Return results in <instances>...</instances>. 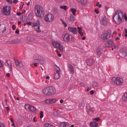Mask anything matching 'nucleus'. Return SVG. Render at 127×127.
Here are the masks:
<instances>
[{
    "label": "nucleus",
    "instance_id": "1",
    "mask_svg": "<svg viewBox=\"0 0 127 127\" xmlns=\"http://www.w3.org/2000/svg\"><path fill=\"white\" fill-rule=\"evenodd\" d=\"M124 18L127 20V17L125 13H123V11L121 10L116 11L113 15V20L117 24H119L121 23Z\"/></svg>",
    "mask_w": 127,
    "mask_h": 127
},
{
    "label": "nucleus",
    "instance_id": "2",
    "mask_svg": "<svg viewBox=\"0 0 127 127\" xmlns=\"http://www.w3.org/2000/svg\"><path fill=\"white\" fill-rule=\"evenodd\" d=\"M56 91V89L54 87L50 86L45 88L43 90L42 92L46 95H54Z\"/></svg>",
    "mask_w": 127,
    "mask_h": 127
},
{
    "label": "nucleus",
    "instance_id": "3",
    "mask_svg": "<svg viewBox=\"0 0 127 127\" xmlns=\"http://www.w3.org/2000/svg\"><path fill=\"white\" fill-rule=\"evenodd\" d=\"M35 13L36 16L39 18H41L44 16V13L42 8L38 5L35 7Z\"/></svg>",
    "mask_w": 127,
    "mask_h": 127
},
{
    "label": "nucleus",
    "instance_id": "4",
    "mask_svg": "<svg viewBox=\"0 0 127 127\" xmlns=\"http://www.w3.org/2000/svg\"><path fill=\"white\" fill-rule=\"evenodd\" d=\"M40 22L39 20L38 19L36 21L32 22V27L37 33H39L41 32L40 30Z\"/></svg>",
    "mask_w": 127,
    "mask_h": 127
},
{
    "label": "nucleus",
    "instance_id": "5",
    "mask_svg": "<svg viewBox=\"0 0 127 127\" xmlns=\"http://www.w3.org/2000/svg\"><path fill=\"white\" fill-rule=\"evenodd\" d=\"M123 79L121 78L114 77L112 79L111 82L114 84L119 85L123 84Z\"/></svg>",
    "mask_w": 127,
    "mask_h": 127
},
{
    "label": "nucleus",
    "instance_id": "6",
    "mask_svg": "<svg viewBox=\"0 0 127 127\" xmlns=\"http://www.w3.org/2000/svg\"><path fill=\"white\" fill-rule=\"evenodd\" d=\"M52 43L54 48L58 49L62 52H64V48L60 43L56 41H53Z\"/></svg>",
    "mask_w": 127,
    "mask_h": 127
},
{
    "label": "nucleus",
    "instance_id": "7",
    "mask_svg": "<svg viewBox=\"0 0 127 127\" xmlns=\"http://www.w3.org/2000/svg\"><path fill=\"white\" fill-rule=\"evenodd\" d=\"M11 9V8L10 6H6L3 8L1 10V12L3 14L8 15L10 14Z\"/></svg>",
    "mask_w": 127,
    "mask_h": 127
},
{
    "label": "nucleus",
    "instance_id": "8",
    "mask_svg": "<svg viewBox=\"0 0 127 127\" xmlns=\"http://www.w3.org/2000/svg\"><path fill=\"white\" fill-rule=\"evenodd\" d=\"M61 37L63 40L65 41H70L72 40V36L68 33L62 34Z\"/></svg>",
    "mask_w": 127,
    "mask_h": 127
},
{
    "label": "nucleus",
    "instance_id": "9",
    "mask_svg": "<svg viewBox=\"0 0 127 127\" xmlns=\"http://www.w3.org/2000/svg\"><path fill=\"white\" fill-rule=\"evenodd\" d=\"M44 20L47 22H50L52 21L54 19V16L51 14H48L45 15L44 17Z\"/></svg>",
    "mask_w": 127,
    "mask_h": 127
},
{
    "label": "nucleus",
    "instance_id": "10",
    "mask_svg": "<svg viewBox=\"0 0 127 127\" xmlns=\"http://www.w3.org/2000/svg\"><path fill=\"white\" fill-rule=\"evenodd\" d=\"M111 33L109 32L103 33L101 35V38L102 39L106 40L109 38L111 35Z\"/></svg>",
    "mask_w": 127,
    "mask_h": 127
},
{
    "label": "nucleus",
    "instance_id": "11",
    "mask_svg": "<svg viewBox=\"0 0 127 127\" xmlns=\"http://www.w3.org/2000/svg\"><path fill=\"white\" fill-rule=\"evenodd\" d=\"M68 30L74 34H76L77 33V29L76 28L69 27L68 29Z\"/></svg>",
    "mask_w": 127,
    "mask_h": 127
},
{
    "label": "nucleus",
    "instance_id": "12",
    "mask_svg": "<svg viewBox=\"0 0 127 127\" xmlns=\"http://www.w3.org/2000/svg\"><path fill=\"white\" fill-rule=\"evenodd\" d=\"M25 107L27 108L30 111H31L33 112H36V108L33 106L30 105H27Z\"/></svg>",
    "mask_w": 127,
    "mask_h": 127
},
{
    "label": "nucleus",
    "instance_id": "13",
    "mask_svg": "<svg viewBox=\"0 0 127 127\" xmlns=\"http://www.w3.org/2000/svg\"><path fill=\"white\" fill-rule=\"evenodd\" d=\"M100 22L103 25L106 26L107 25V19L105 16H104L102 18L100 21Z\"/></svg>",
    "mask_w": 127,
    "mask_h": 127
},
{
    "label": "nucleus",
    "instance_id": "14",
    "mask_svg": "<svg viewBox=\"0 0 127 127\" xmlns=\"http://www.w3.org/2000/svg\"><path fill=\"white\" fill-rule=\"evenodd\" d=\"M68 70L70 74H73L74 72V69L72 65L70 64L68 65Z\"/></svg>",
    "mask_w": 127,
    "mask_h": 127
},
{
    "label": "nucleus",
    "instance_id": "15",
    "mask_svg": "<svg viewBox=\"0 0 127 127\" xmlns=\"http://www.w3.org/2000/svg\"><path fill=\"white\" fill-rule=\"evenodd\" d=\"M5 64L6 66H8L9 68L10 71H11L12 69V64L11 62L10 61H6Z\"/></svg>",
    "mask_w": 127,
    "mask_h": 127
},
{
    "label": "nucleus",
    "instance_id": "16",
    "mask_svg": "<svg viewBox=\"0 0 127 127\" xmlns=\"http://www.w3.org/2000/svg\"><path fill=\"white\" fill-rule=\"evenodd\" d=\"M15 63L16 65L17 66L21 67H22L23 66V64L21 61H15Z\"/></svg>",
    "mask_w": 127,
    "mask_h": 127
},
{
    "label": "nucleus",
    "instance_id": "17",
    "mask_svg": "<svg viewBox=\"0 0 127 127\" xmlns=\"http://www.w3.org/2000/svg\"><path fill=\"white\" fill-rule=\"evenodd\" d=\"M90 125L92 127H97L98 125V124L94 122L91 121L90 123Z\"/></svg>",
    "mask_w": 127,
    "mask_h": 127
},
{
    "label": "nucleus",
    "instance_id": "18",
    "mask_svg": "<svg viewBox=\"0 0 127 127\" xmlns=\"http://www.w3.org/2000/svg\"><path fill=\"white\" fill-rule=\"evenodd\" d=\"M69 124L65 122L61 123L60 125V127H69Z\"/></svg>",
    "mask_w": 127,
    "mask_h": 127
},
{
    "label": "nucleus",
    "instance_id": "19",
    "mask_svg": "<svg viewBox=\"0 0 127 127\" xmlns=\"http://www.w3.org/2000/svg\"><path fill=\"white\" fill-rule=\"evenodd\" d=\"M27 39L28 40L31 42H33L35 40L34 37L30 36H28L27 37Z\"/></svg>",
    "mask_w": 127,
    "mask_h": 127
},
{
    "label": "nucleus",
    "instance_id": "20",
    "mask_svg": "<svg viewBox=\"0 0 127 127\" xmlns=\"http://www.w3.org/2000/svg\"><path fill=\"white\" fill-rule=\"evenodd\" d=\"M68 19L69 21H75L76 19L75 17L72 15H71L70 17L68 18Z\"/></svg>",
    "mask_w": 127,
    "mask_h": 127
},
{
    "label": "nucleus",
    "instance_id": "21",
    "mask_svg": "<svg viewBox=\"0 0 127 127\" xmlns=\"http://www.w3.org/2000/svg\"><path fill=\"white\" fill-rule=\"evenodd\" d=\"M93 61L92 59H88L87 60L86 63L88 65H91L93 64Z\"/></svg>",
    "mask_w": 127,
    "mask_h": 127
},
{
    "label": "nucleus",
    "instance_id": "22",
    "mask_svg": "<svg viewBox=\"0 0 127 127\" xmlns=\"http://www.w3.org/2000/svg\"><path fill=\"white\" fill-rule=\"evenodd\" d=\"M107 46L108 47L112 46H113L114 43L110 40H109L107 42Z\"/></svg>",
    "mask_w": 127,
    "mask_h": 127
},
{
    "label": "nucleus",
    "instance_id": "23",
    "mask_svg": "<svg viewBox=\"0 0 127 127\" xmlns=\"http://www.w3.org/2000/svg\"><path fill=\"white\" fill-rule=\"evenodd\" d=\"M77 29H78V32L80 34L81 36H82L83 35V32H82V29L81 28L79 27H78Z\"/></svg>",
    "mask_w": 127,
    "mask_h": 127
},
{
    "label": "nucleus",
    "instance_id": "24",
    "mask_svg": "<svg viewBox=\"0 0 127 127\" xmlns=\"http://www.w3.org/2000/svg\"><path fill=\"white\" fill-rule=\"evenodd\" d=\"M55 72L56 73H60V69L59 67L58 66H56L55 67Z\"/></svg>",
    "mask_w": 127,
    "mask_h": 127
},
{
    "label": "nucleus",
    "instance_id": "25",
    "mask_svg": "<svg viewBox=\"0 0 127 127\" xmlns=\"http://www.w3.org/2000/svg\"><path fill=\"white\" fill-rule=\"evenodd\" d=\"M44 127H55L53 125L47 123L45 124L44 126Z\"/></svg>",
    "mask_w": 127,
    "mask_h": 127
},
{
    "label": "nucleus",
    "instance_id": "26",
    "mask_svg": "<svg viewBox=\"0 0 127 127\" xmlns=\"http://www.w3.org/2000/svg\"><path fill=\"white\" fill-rule=\"evenodd\" d=\"M60 73H56L55 76L54 78L56 79H58L60 77Z\"/></svg>",
    "mask_w": 127,
    "mask_h": 127
},
{
    "label": "nucleus",
    "instance_id": "27",
    "mask_svg": "<svg viewBox=\"0 0 127 127\" xmlns=\"http://www.w3.org/2000/svg\"><path fill=\"white\" fill-rule=\"evenodd\" d=\"M102 50L100 48H98L96 50V52L98 55H100L102 54Z\"/></svg>",
    "mask_w": 127,
    "mask_h": 127
},
{
    "label": "nucleus",
    "instance_id": "28",
    "mask_svg": "<svg viewBox=\"0 0 127 127\" xmlns=\"http://www.w3.org/2000/svg\"><path fill=\"white\" fill-rule=\"evenodd\" d=\"M80 3L82 4H85L87 2L86 0H77Z\"/></svg>",
    "mask_w": 127,
    "mask_h": 127
},
{
    "label": "nucleus",
    "instance_id": "29",
    "mask_svg": "<svg viewBox=\"0 0 127 127\" xmlns=\"http://www.w3.org/2000/svg\"><path fill=\"white\" fill-rule=\"evenodd\" d=\"M123 98L124 101H127V93L124 94L123 96Z\"/></svg>",
    "mask_w": 127,
    "mask_h": 127
},
{
    "label": "nucleus",
    "instance_id": "30",
    "mask_svg": "<svg viewBox=\"0 0 127 127\" xmlns=\"http://www.w3.org/2000/svg\"><path fill=\"white\" fill-rule=\"evenodd\" d=\"M122 50L123 52V54L125 56H127V51L125 48H123Z\"/></svg>",
    "mask_w": 127,
    "mask_h": 127
},
{
    "label": "nucleus",
    "instance_id": "31",
    "mask_svg": "<svg viewBox=\"0 0 127 127\" xmlns=\"http://www.w3.org/2000/svg\"><path fill=\"white\" fill-rule=\"evenodd\" d=\"M50 103H54L56 102V100L55 99H50Z\"/></svg>",
    "mask_w": 127,
    "mask_h": 127
},
{
    "label": "nucleus",
    "instance_id": "32",
    "mask_svg": "<svg viewBox=\"0 0 127 127\" xmlns=\"http://www.w3.org/2000/svg\"><path fill=\"white\" fill-rule=\"evenodd\" d=\"M67 6L66 5H64L63 6H60V8L64 10H66L67 9Z\"/></svg>",
    "mask_w": 127,
    "mask_h": 127
},
{
    "label": "nucleus",
    "instance_id": "33",
    "mask_svg": "<svg viewBox=\"0 0 127 127\" xmlns=\"http://www.w3.org/2000/svg\"><path fill=\"white\" fill-rule=\"evenodd\" d=\"M71 11L72 12V13L73 15H75V12L76 11V10L74 8H71L70 9Z\"/></svg>",
    "mask_w": 127,
    "mask_h": 127
},
{
    "label": "nucleus",
    "instance_id": "34",
    "mask_svg": "<svg viewBox=\"0 0 127 127\" xmlns=\"http://www.w3.org/2000/svg\"><path fill=\"white\" fill-rule=\"evenodd\" d=\"M86 109L87 112H90L91 108L89 105H88L86 106Z\"/></svg>",
    "mask_w": 127,
    "mask_h": 127
},
{
    "label": "nucleus",
    "instance_id": "35",
    "mask_svg": "<svg viewBox=\"0 0 127 127\" xmlns=\"http://www.w3.org/2000/svg\"><path fill=\"white\" fill-rule=\"evenodd\" d=\"M38 61V60H37ZM44 60L43 59H40V60H38V63H39L42 64H43L44 63Z\"/></svg>",
    "mask_w": 127,
    "mask_h": 127
},
{
    "label": "nucleus",
    "instance_id": "36",
    "mask_svg": "<svg viewBox=\"0 0 127 127\" xmlns=\"http://www.w3.org/2000/svg\"><path fill=\"white\" fill-rule=\"evenodd\" d=\"M40 118L42 119L43 118V112L42 111H41L40 112Z\"/></svg>",
    "mask_w": 127,
    "mask_h": 127
},
{
    "label": "nucleus",
    "instance_id": "37",
    "mask_svg": "<svg viewBox=\"0 0 127 127\" xmlns=\"http://www.w3.org/2000/svg\"><path fill=\"white\" fill-rule=\"evenodd\" d=\"M45 102L46 103H50V99H47L45 101Z\"/></svg>",
    "mask_w": 127,
    "mask_h": 127
},
{
    "label": "nucleus",
    "instance_id": "38",
    "mask_svg": "<svg viewBox=\"0 0 127 127\" xmlns=\"http://www.w3.org/2000/svg\"><path fill=\"white\" fill-rule=\"evenodd\" d=\"M0 127H5L4 124L0 122Z\"/></svg>",
    "mask_w": 127,
    "mask_h": 127
},
{
    "label": "nucleus",
    "instance_id": "39",
    "mask_svg": "<svg viewBox=\"0 0 127 127\" xmlns=\"http://www.w3.org/2000/svg\"><path fill=\"white\" fill-rule=\"evenodd\" d=\"M95 110V108L94 107H92L91 108V111H90L92 112H94V111Z\"/></svg>",
    "mask_w": 127,
    "mask_h": 127
},
{
    "label": "nucleus",
    "instance_id": "40",
    "mask_svg": "<svg viewBox=\"0 0 127 127\" xmlns=\"http://www.w3.org/2000/svg\"><path fill=\"white\" fill-rule=\"evenodd\" d=\"M93 119L97 121H98L100 120V119L99 117H96Z\"/></svg>",
    "mask_w": 127,
    "mask_h": 127
},
{
    "label": "nucleus",
    "instance_id": "41",
    "mask_svg": "<svg viewBox=\"0 0 127 127\" xmlns=\"http://www.w3.org/2000/svg\"><path fill=\"white\" fill-rule=\"evenodd\" d=\"M96 6H98L99 7H101V5L100 4H99V2H97L96 4Z\"/></svg>",
    "mask_w": 127,
    "mask_h": 127
},
{
    "label": "nucleus",
    "instance_id": "42",
    "mask_svg": "<svg viewBox=\"0 0 127 127\" xmlns=\"http://www.w3.org/2000/svg\"><path fill=\"white\" fill-rule=\"evenodd\" d=\"M90 92L91 95H92L94 94V91L93 90H92L90 91Z\"/></svg>",
    "mask_w": 127,
    "mask_h": 127
},
{
    "label": "nucleus",
    "instance_id": "43",
    "mask_svg": "<svg viewBox=\"0 0 127 127\" xmlns=\"http://www.w3.org/2000/svg\"><path fill=\"white\" fill-rule=\"evenodd\" d=\"M32 22H27V24L29 25H31L32 26Z\"/></svg>",
    "mask_w": 127,
    "mask_h": 127
},
{
    "label": "nucleus",
    "instance_id": "44",
    "mask_svg": "<svg viewBox=\"0 0 127 127\" xmlns=\"http://www.w3.org/2000/svg\"><path fill=\"white\" fill-rule=\"evenodd\" d=\"M18 2V0H14L13 1V2L14 3H16Z\"/></svg>",
    "mask_w": 127,
    "mask_h": 127
},
{
    "label": "nucleus",
    "instance_id": "45",
    "mask_svg": "<svg viewBox=\"0 0 127 127\" xmlns=\"http://www.w3.org/2000/svg\"><path fill=\"white\" fill-rule=\"evenodd\" d=\"M6 30V28L5 27H4V28L3 29V30L2 31V32L3 33H4V32H5Z\"/></svg>",
    "mask_w": 127,
    "mask_h": 127
},
{
    "label": "nucleus",
    "instance_id": "46",
    "mask_svg": "<svg viewBox=\"0 0 127 127\" xmlns=\"http://www.w3.org/2000/svg\"><path fill=\"white\" fill-rule=\"evenodd\" d=\"M16 27L14 25H13L12 26V29L13 30H14L15 29Z\"/></svg>",
    "mask_w": 127,
    "mask_h": 127
},
{
    "label": "nucleus",
    "instance_id": "47",
    "mask_svg": "<svg viewBox=\"0 0 127 127\" xmlns=\"http://www.w3.org/2000/svg\"><path fill=\"white\" fill-rule=\"evenodd\" d=\"M19 33V31L18 30H16L15 32V33L17 34H18Z\"/></svg>",
    "mask_w": 127,
    "mask_h": 127
},
{
    "label": "nucleus",
    "instance_id": "48",
    "mask_svg": "<svg viewBox=\"0 0 127 127\" xmlns=\"http://www.w3.org/2000/svg\"><path fill=\"white\" fill-rule=\"evenodd\" d=\"M95 12L97 14H98L99 13V12L98 10L96 9H95Z\"/></svg>",
    "mask_w": 127,
    "mask_h": 127
},
{
    "label": "nucleus",
    "instance_id": "49",
    "mask_svg": "<svg viewBox=\"0 0 127 127\" xmlns=\"http://www.w3.org/2000/svg\"><path fill=\"white\" fill-rule=\"evenodd\" d=\"M8 2L10 3H12V1L11 0H6Z\"/></svg>",
    "mask_w": 127,
    "mask_h": 127
},
{
    "label": "nucleus",
    "instance_id": "50",
    "mask_svg": "<svg viewBox=\"0 0 127 127\" xmlns=\"http://www.w3.org/2000/svg\"><path fill=\"white\" fill-rule=\"evenodd\" d=\"M91 89V87H88V88L87 90V91H88L90 90Z\"/></svg>",
    "mask_w": 127,
    "mask_h": 127
},
{
    "label": "nucleus",
    "instance_id": "51",
    "mask_svg": "<svg viewBox=\"0 0 127 127\" xmlns=\"http://www.w3.org/2000/svg\"><path fill=\"white\" fill-rule=\"evenodd\" d=\"M17 14L18 16H19L21 14V13H20L19 12H17Z\"/></svg>",
    "mask_w": 127,
    "mask_h": 127
},
{
    "label": "nucleus",
    "instance_id": "52",
    "mask_svg": "<svg viewBox=\"0 0 127 127\" xmlns=\"http://www.w3.org/2000/svg\"><path fill=\"white\" fill-rule=\"evenodd\" d=\"M10 74L9 73H7L6 74V76L7 77H9L10 76Z\"/></svg>",
    "mask_w": 127,
    "mask_h": 127
},
{
    "label": "nucleus",
    "instance_id": "53",
    "mask_svg": "<svg viewBox=\"0 0 127 127\" xmlns=\"http://www.w3.org/2000/svg\"><path fill=\"white\" fill-rule=\"evenodd\" d=\"M95 83L96 84L95 85H94V86L95 87H96L97 86V82H95Z\"/></svg>",
    "mask_w": 127,
    "mask_h": 127
},
{
    "label": "nucleus",
    "instance_id": "54",
    "mask_svg": "<svg viewBox=\"0 0 127 127\" xmlns=\"http://www.w3.org/2000/svg\"><path fill=\"white\" fill-rule=\"evenodd\" d=\"M63 100L61 99L60 100V102L61 103H62L63 102Z\"/></svg>",
    "mask_w": 127,
    "mask_h": 127
},
{
    "label": "nucleus",
    "instance_id": "55",
    "mask_svg": "<svg viewBox=\"0 0 127 127\" xmlns=\"http://www.w3.org/2000/svg\"><path fill=\"white\" fill-rule=\"evenodd\" d=\"M63 24L64 25V26L65 27H67V24L65 23L64 22Z\"/></svg>",
    "mask_w": 127,
    "mask_h": 127
},
{
    "label": "nucleus",
    "instance_id": "56",
    "mask_svg": "<svg viewBox=\"0 0 127 127\" xmlns=\"http://www.w3.org/2000/svg\"><path fill=\"white\" fill-rule=\"evenodd\" d=\"M46 79H49L50 78V77L49 76H47L46 77Z\"/></svg>",
    "mask_w": 127,
    "mask_h": 127
},
{
    "label": "nucleus",
    "instance_id": "57",
    "mask_svg": "<svg viewBox=\"0 0 127 127\" xmlns=\"http://www.w3.org/2000/svg\"><path fill=\"white\" fill-rule=\"evenodd\" d=\"M6 109L7 110L9 111V108L8 107H7L6 108Z\"/></svg>",
    "mask_w": 127,
    "mask_h": 127
},
{
    "label": "nucleus",
    "instance_id": "58",
    "mask_svg": "<svg viewBox=\"0 0 127 127\" xmlns=\"http://www.w3.org/2000/svg\"><path fill=\"white\" fill-rule=\"evenodd\" d=\"M33 64L35 66H37V64L36 63H34Z\"/></svg>",
    "mask_w": 127,
    "mask_h": 127
},
{
    "label": "nucleus",
    "instance_id": "59",
    "mask_svg": "<svg viewBox=\"0 0 127 127\" xmlns=\"http://www.w3.org/2000/svg\"><path fill=\"white\" fill-rule=\"evenodd\" d=\"M23 7V6H22V5H21L20 6V10H21L22 9Z\"/></svg>",
    "mask_w": 127,
    "mask_h": 127
},
{
    "label": "nucleus",
    "instance_id": "60",
    "mask_svg": "<svg viewBox=\"0 0 127 127\" xmlns=\"http://www.w3.org/2000/svg\"><path fill=\"white\" fill-rule=\"evenodd\" d=\"M85 39H86V37H84L82 38V39L83 40H85Z\"/></svg>",
    "mask_w": 127,
    "mask_h": 127
},
{
    "label": "nucleus",
    "instance_id": "61",
    "mask_svg": "<svg viewBox=\"0 0 127 127\" xmlns=\"http://www.w3.org/2000/svg\"><path fill=\"white\" fill-rule=\"evenodd\" d=\"M58 56L59 57H61L62 56V55L61 54L59 53L58 54Z\"/></svg>",
    "mask_w": 127,
    "mask_h": 127
},
{
    "label": "nucleus",
    "instance_id": "62",
    "mask_svg": "<svg viewBox=\"0 0 127 127\" xmlns=\"http://www.w3.org/2000/svg\"><path fill=\"white\" fill-rule=\"evenodd\" d=\"M82 86H84L85 85V84L84 83H81L80 84Z\"/></svg>",
    "mask_w": 127,
    "mask_h": 127
},
{
    "label": "nucleus",
    "instance_id": "63",
    "mask_svg": "<svg viewBox=\"0 0 127 127\" xmlns=\"http://www.w3.org/2000/svg\"><path fill=\"white\" fill-rule=\"evenodd\" d=\"M113 45L114 46V48H116L117 47V46L115 44V43H114V44Z\"/></svg>",
    "mask_w": 127,
    "mask_h": 127
},
{
    "label": "nucleus",
    "instance_id": "64",
    "mask_svg": "<svg viewBox=\"0 0 127 127\" xmlns=\"http://www.w3.org/2000/svg\"><path fill=\"white\" fill-rule=\"evenodd\" d=\"M125 32L126 33H127V29H125Z\"/></svg>",
    "mask_w": 127,
    "mask_h": 127
}]
</instances>
